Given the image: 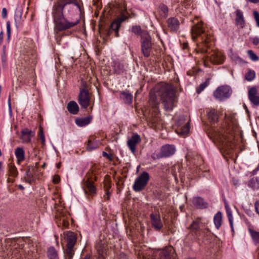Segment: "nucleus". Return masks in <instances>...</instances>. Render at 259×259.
Segmentation results:
<instances>
[{
	"label": "nucleus",
	"mask_w": 259,
	"mask_h": 259,
	"mask_svg": "<svg viewBox=\"0 0 259 259\" xmlns=\"http://www.w3.org/2000/svg\"><path fill=\"white\" fill-rule=\"evenodd\" d=\"M68 13L81 12L80 5L76 0H57L54 3L52 9V16L55 31H62L70 29L76 25L79 20H72L67 17Z\"/></svg>",
	"instance_id": "1"
},
{
	"label": "nucleus",
	"mask_w": 259,
	"mask_h": 259,
	"mask_svg": "<svg viewBox=\"0 0 259 259\" xmlns=\"http://www.w3.org/2000/svg\"><path fill=\"white\" fill-rule=\"evenodd\" d=\"M160 100L162 101L165 110H172L176 99L175 93L171 85L162 84L156 93H150L149 104L154 112V115H152L151 118V122L153 126L158 128L160 127L163 124V121L159 116L158 105Z\"/></svg>",
	"instance_id": "2"
},
{
	"label": "nucleus",
	"mask_w": 259,
	"mask_h": 259,
	"mask_svg": "<svg viewBox=\"0 0 259 259\" xmlns=\"http://www.w3.org/2000/svg\"><path fill=\"white\" fill-rule=\"evenodd\" d=\"M208 134L213 142L227 154H230L235 148V145L233 142V136H228L224 129L212 128Z\"/></svg>",
	"instance_id": "3"
},
{
	"label": "nucleus",
	"mask_w": 259,
	"mask_h": 259,
	"mask_svg": "<svg viewBox=\"0 0 259 259\" xmlns=\"http://www.w3.org/2000/svg\"><path fill=\"white\" fill-rule=\"evenodd\" d=\"M175 251L172 247L168 246L157 250L140 251L139 255L140 259H176Z\"/></svg>",
	"instance_id": "4"
},
{
	"label": "nucleus",
	"mask_w": 259,
	"mask_h": 259,
	"mask_svg": "<svg viewBox=\"0 0 259 259\" xmlns=\"http://www.w3.org/2000/svg\"><path fill=\"white\" fill-rule=\"evenodd\" d=\"M97 167L93 165L87 174L83 181V188L86 195H94L96 193V188L94 185V181L97 180L95 176Z\"/></svg>",
	"instance_id": "5"
},
{
	"label": "nucleus",
	"mask_w": 259,
	"mask_h": 259,
	"mask_svg": "<svg viewBox=\"0 0 259 259\" xmlns=\"http://www.w3.org/2000/svg\"><path fill=\"white\" fill-rule=\"evenodd\" d=\"M117 5L121 11L120 15L119 17L114 20L111 24L109 33H110L112 31H114L115 32V36L118 37L119 36V29L121 24L128 18V14L127 13L126 7L124 6H120L119 4Z\"/></svg>",
	"instance_id": "6"
},
{
	"label": "nucleus",
	"mask_w": 259,
	"mask_h": 259,
	"mask_svg": "<svg viewBox=\"0 0 259 259\" xmlns=\"http://www.w3.org/2000/svg\"><path fill=\"white\" fill-rule=\"evenodd\" d=\"M66 248L64 250L65 259H72L74 254V246L76 241L75 235L73 232H68L66 233Z\"/></svg>",
	"instance_id": "7"
},
{
	"label": "nucleus",
	"mask_w": 259,
	"mask_h": 259,
	"mask_svg": "<svg viewBox=\"0 0 259 259\" xmlns=\"http://www.w3.org/2000/svg\"><path fill=\"white\" fill-rule=\"evenodd\" d=\"M191 34L192 38L194 40L197 37H201L202 42L205 46H207L209 42L208 35L205 33L201 22L197 23L193 25L191 28Z\"/></svg>",
	"instance_id": "8"
},
{
	"label": "nucleus",
	"mask_w": 259,
	"mask_h": 259,
	"mask_svg": "<svg viewBox=\"0 0 259 259\" xmlns=\"http://www.w3.org/2000/svg\"><path fill=\"white\" fill-rule=\"evenodd\" d=\"M175 152L176 148L174 145L165 144L161 147L159 152L153 153L151 157L154 160L168 157L172 156Z\"/></svg>",
	"instance_id": "9"
},
{
	"label": "nucleus",
	"mask_w": 259,
	"mask_h": 259,
	"mask_svg": "<svg viewBox=\"0 0 259 259\" xmlns=\"http://www.w3.org/2000/svg\"><path fill=\"white\" fill-rule=\"evenodd\" d=\"M141 50L145 57L150 56L152 50L151 38L147 32L142 34Z\"/></svg>",
	"instance_id": "10"
},
{
	"label": "nucleus",
	"mask_w": 259,
	"mask_h": 259,
	"mask_svg": "<svg viewBox=\"0 0 259 259\" xmlns=\"http://www.w3.org/2000/svg\"><path fill=\"white\" fill-rule=\"evenodd\" d=\"M150 176L146 171H144L137 178L133 185V190L136 192H140L143 190L147 185Z\"/></svg>",
	"instance_id": "11"
},
{
	"label": "nucleus",
	"mask_w": 259,
	"mask_h": 259,
	"mask_svg": "<svg viewBox=\"0 0 259 259\" xmlns=\"http://www.w3.org/2000/svg\"><path fill=\"white\" fill-rule=\"evenodd\" d=\"M232 93V89L229 86L222 85L214 91L213 96L216 99L221 101L229 98Z\"/></svg>",
	"instance_id": "12"
},
{
	"label": "nucleus",
	"mask_w": 259,
	"mask_h": 259,
	"mask_svg": "<svg viewBox=\"0 0 259 259\" xmlns=\"http://www.w3.org/2000/svg\"><path fill=\"white\" fill-rule=\"evenodd\" d=\"M78 101L81 107L84 109L88 107L90 103L91 97L88 90L84 89L80 90Z\"/></svg>",
	"instance_id": "13"
},
{
	"label": "nucleus",
	"mask_w": 259,
	"mask_h": 259,
	"mask_svg": "<svg viewBox=\"0 0 259 259\" xmlns=\"http://www.w3.org/2000/svg\"><path fill=\"white\" fill-rule=\"evenodd\" d=\"M96 249L98 253V259H105L108 249L106 241L98 240L96 244Z\"/></svg>",
	"instance_id": "14"
},
{
	"label": "nucleus",
	"mask_w": 259,
	"mask_h": 259,
	"mask_svg": "<svg viewBox=\"0 0 259 259\" xmlns=\"http://www.w3.org/2000/svg\"><path fill=\"white\" fill-rule=\"evenodd\" d=\"M141 141L140 136L137 133L133 134L132 137L127 141V145L133 153L137 151V146Z\"/></svg>",
	"instance_id": "15"
},
{
	"label": "nucleus",
	"mask_w": 259,
	"mask_h": 259,
	"mask_svg": "<svg viewBox=\"0 0 259 259\" xmlns=\"http://www.w3.org/2000/svg\"><path fill=\"white\" fill-rule=\"evenodd\" d=\"M150 217L152 226L156 230H160L163 227V224L160 215L157 213H152Z\"/></svg>",
	"instance_id": "16"
},
{
	"label": "nucleus",
	"mask_w": 259,
	"mask_h": 259,
	"mask_svg": "<svg viewBox=\"0 0 259 259\" xmlns=\"http://www.w3.org/2000/svg\"><path fill=\"white\" fill-rule=\"evenodd\" d=\"M248 96L252 104L255 106H259V96L257 95V90L256 88L252 87L249 90Z\"/></svg>",
	"instance_id": "17"
},
{
	"label": "nucleus",
	"mask_w": 259,
	"mask_h": 259,
	"mask_svg": "<svg viewBox=\"0 0 259 259\" xmlns=\"http://www.w3.org/2000/svg\"><path fill=\"white\" fill-rule=\"evenodd\" d=\"M209 57V59L211 62L214 64H221L224 61V56L219 52H213Z\"/></svg>",
	"instance_id": "18"
},
{
	"label": "nucleus",
	"mask_w": 259,
	"mask_h": 259,
	"mask_svg": "<svg viewBox=\"0 0 259 259\" xmlns=\"http://www.w3.org/2000/svg\"><path fill=\"white\" fill-rule=\"evenodd\" d=\"M34 136L31 130L27 128H24L21 131V139L23 143H29L31 141V137Z\"/></svg>",
	"instance_id": "19"
},
{
	"label": "nucleus",
	"mask_w": 259,
	"mask_h": 259,
	"mask_svg": "<svg viewBox=\"0 0 259 259\" xmlns=\"http://www.w3.org/2000/svg\"><path fill=\"white\" fill-rule=\"evenodd\" d=\"M167 26L172 31H176L179 27V21L175 18H170L167 21Z\"/></svg>",
	"instance_id": "20"
},
{
	"label": "nucleus",
	"mask_w": 259,
	"mask_h": 259,
	"mask_svg": "<svg viewBox=\"0 0 259 259\" xmlns=\"http://www.w3.org/2000/svg\"><path fill=\"white\" fill-rule=\"evenodd\" d=\"M35 174V169L34 168H29L26 171L24 179L26 182L29 184H31L32 182L34 181V175Z\"/></svg>",
	"instance_id": "21"
},
{
	"label": "nucleus",
	"mask_w": 259,
	"mask_h": 259,
	"mask_svg": "<svg viewBox=\"0 0 259 259\" xmlns=\"http://www.w3.org/2000/svg\"><path fill=\"white\" fill-rule=\"evenodd\" d=\"M236 17L235 19L236 24L241 28L244 26V19L243 13L240 10H237L236 12Z\"/></svg>",
	"instance_id": "22"
},
{
	"label": "nucleus",
	"mask_w": 259,
	"mask_h": 259,
	"mask_svg": "<svg viewBox=\"0 0 259 259\" xmlns=\"http://www.w3.org/2000/svg\"><path fill=\"white\" fill-rule=\"evenodd\" d=\"M68 111L72 114H76L79 111V107L77 103L73 101H70L67 106Z\"/></svg>",
	"instance_id": "23"
},
{
	"label": "nucleus",
	"mask_w": 259,
	"mask_h": 259,
	"mask_svg": "<svg viewBox=\"0 0 259 259\" xmlns=\"http://www.w3.org/2000/svg\"><path fill=\"white\" fill-rule=\"evenodd\" d=\"M92 119V116H88L83 118H77L75 120L76 124L80 127L89 124Z\"/></svg>",
	"instance_id": "24"
},
{
	"label": "nucleus",
	"mask_w": 259,
	"mask_h": 259,
	"mask_svg": "<svg viewBox=\"0 0 259 259\" xmlns=\"http://www.w3.org/2000/svg\"><path fill=\"white\" fill-rule=\"evenodd\" d=\"M207 112V116L211 122L215 123L218 121L219 114L214 109H210Z\"/></svg>",
	"instance_id": "25"
},
{
	"label": "nucleus",
	"mask_w": 259,
	"mask_h": 259,
	"mask_svg": "<svg viewBox=\"0 0 259 259\" xmlns=\"http://www.w3.org/2000/svg\"><path fill=\"white\" fill-rule=\"evenodd\" d=\"M193 203L198 208H206L207 206V204L200 197L193 198Z\"/></svg>",
	"instance_id": "26"
},
{
	"label": "nucleus",
	"mask_w": 259,
	"mask_h": 259,
	"mask_svg": "<svg viewBox=\"0 0 259 259\" xmlns=\"http://www.w3.org/2000/svg\"><path fill=\"white\" fill-rule=\"evenodd\" d=\"M15 154L18 163H20L25 159V152L22 147H18L15 149Z\"/></svg>",
	"instance_id": "27"
},
{
	"label": "nucleus",
	"mask_w": 259,
	"mask_h": 259,
	"mask_svg": "<svg viewBox=\"0 0 259 259\" xmlns=\"http://www.w3.org/2000/svg\"><path fill=\"white\" fill-rule=\"evenodd\" d=\"M120 98L125 104H130L132 102L133 95L128 91L122 92Z\"/></svg>",
	"instance_id": "28"
},
{
	"label": "nucleus",
	"mask_w": 259,
	"mask_h": 259,
	"mask_svg": "<svg viewBox=\"0 0 259 259\" xmlns=\"http://www.w3.org/2000/svg\"><path fill=\"white\" fill-rule=\"evenodd\" d=\"M225 207L226 210V213L227 217L228 218L230 226L231 227L232 231L233 232L234 231L233 228V218L232 214V211L231 208H230L227 202L225 203Z\"/></svg>",
	"instance_id": "29"
},
{
	"label": "nucleus",
	"mask_w": 259,
	"mask_h": 259,
	"mask_svg": "<svg viewBox=\"0 0 259 259\" xmlns=\"http://www.w3.org/2000/svg\"><path fill=\"white\" fill-rule=\"evenodd\" d=\"M190 130V125L188 123H186L183 127L177 130V133L183 137L187 135Z\"/></svg>",
	"instance_id": "30"
},
{
	"label": "nucleus",
	"mask_w": 259,
	"mask_h": 259,
	"mask_svg": "<svg viewBox=\"0 0 259 259\" xmlns=\"http://www.w3.org/2000/svg\"><path fill=\"white\" fill-rule=\"evenodd\" d=\"M111 187V185L110 182H105L104 183V189L105 191V194L103 196L104 199L105 200H109L110 199L111 192H110V188Z\"/></svg>",
	"instance_id": "31"
},
{
	"label": "nucleus",
	"mask_w": 259,
	"mask_h": 259,
	"mask_svg": "<svg viewBox=\"0 0 259 259\" xmlns=\"http://www.w3.org/2000/svg\"><path fill=\"white\" fill-rule=\"evenodd\" d=\"M222 214L220 211L218 212L214 216L213 221L216 228L218 229L222 225Z\"/></svg>",
	"instance_id": "32"
},
{
	"label": "nucleus",
	"mask_w": 259,
	"mask_h": 259,
	"mask_svg": "<svg viewBox=\"0 0 259 259\" xmlns=\"http://www.w3.org/2000/svg\"><path fill=\"white\" fill-rule=\"evenodd\" d=\"M47 253L49 259H59L57 251L54 247H50Z\"/></svg>",
	"instance_id": "33"
},
{
	"label": "nucleus",
	"mask_w": 259,
	"mask_h": 259,
	"mask_svg": "<svg viewBox=\"0 0 259 259\" xmlns=\"http://www.w3.org/2000/svg\"><path fill=\"white\" fill-rule=\"evenodd\" d=\"M248 185L254 190L259 189V178L251 179L249 181Z\"/></svg>",
	"instance_id": "34"
},
{
	"label": "nucleus",
	"mask_w": 259,
	"mask_h": 259,
	"mask_svg": "<svg viewBox=\"0 0 259 259\" xmlns=\"http://www.w3.org/2000/svg\"><path fill=\"white\" fill-rule=\"evenodd\" d=\"M200 227V220L197 219L193 222L189 228L195 233L197 234Z\"/></svg>",
	"instance_id": "35"
},
{
	"label": "nucleus",
	"mask_w": 259,
	"mask_h": 259,
	"mask_svg": "<svg viewBox=\"0 0 259 259\" xmlns=\"http://www.w3.org/2000/svg\"><path fill=\"white\" fill-rule=\"evenodd\" d=\"M248 230L254 242L256 244L259 243V232L250 228Z\"/></svg>",
	"instance_id": "36"
},
{
	"label": "nucleus",
	"mask_w": 259,
	"mask_h": 259,
	"mask_svg": "<svg viewBox=\"0 0 259 259\" xmlns=\"http://www.w3.org/2000/svg\"><path fill=\"white\" fill-rule=\"evenodd\" d=\"M209 84V78H207L205 82L201 83L199 87L197 89L196 92L198 94H200L204 89Z\"/></svg>",
	"instance_id": "37"
},
{
	"label": "nucleus",
	"mask_w": 259,
	"mask_h": 259,
	"mask_svg": "<svg viewBox=\"0 0 259 259\" xmlns=\"http://www.w3.org/2000/svg\"><path fill=\"white\" fill-rule=\"evenodd\" d=\"M159 9L161 12V15L164 17H166L168 11L167 7L164 4H161L159 6Z\"/></svg>",
	"instance_id": "38"
},
{
	"label": "nucleus",
	"mask_w": 259,
	"mask_h": 259,
	"mask_svg": "<svg viewBox=\"0 0 259 259\" xmlns=\"http://www.w3.org/2000/svg\"><path fill=\"white\" fill-rule=\"evenodd\" d=\"M255 76V72L253 70H249L245 75V78L248 81H251L254 78Z\"/></svg>",
	"instance_id": "39"
},
{
	"label": "nucleus",
	"mask_w": 259,
	"mask_h": 259,
	"mask_svg": "<svg viewBox=\"0 0 259 259\" xmlns=\"http://www.w3.org/2000/svg\"><path fill=\"white\" fill-rule=\"evenodd\" d=\"M9 171L10 176L16 177L18 174L17 168L14 165H10L9 166Z\"/></svg>",
	"instance_id": "40"
},
{
	"label": "nucleus",
	"mask_w": 259,
	"mask_h": 259,
	"mask_svg": "<svg viewBox=\"0 0 259 259\" xmlns=\"http://www.w3.org/2000/svg\"><path fill=\"white\" fill-rule=\"evenodd\" d=\"M98 147V144L92 142L91 140H89L87 145V149L89 151H91Z\"/></svg>",
	"instance_id": "41"
},
{
	"label": "nucleus",
	"mask_w": 259,
	"mask_h": 259,
	"mask_svg": "<svg viewBox=\"0 0 259 259\" xmlns=\"http://www.w3.org/2000/svg\"><path fill=\"white\" fill-rule=\"evenodd\" d=\"M132 31L136 34H141V35L143 32H147L146 31H142L141 28L139 26H133Z\"/></svg>",
	"instance_id": "42"
},
{
	"label": "nucleus",
	"mask_w": 259,
	"mask_h": 259,
	"mask_svg": "<svg viewBox=\"0 0 259 259\" xmlns=\"http://www.w3.org/2000/svg\"><path fill=\"white\" fill-rule=\"evenodd\" d=\"M247 53L250 57V58L253 61H256L258 60V57L254 53V52L251 50H248L247 51Z\"/></svg>",
	"instance_id": "43"
},
{
	"label": "nucleus",
	"mask_w": 259,
	"mask_h": 259,
	"mask_svg": "<svg viewBox=\"0 0 259 259\" xmlns=\"http://www.w3.org/2000/svg\"><path fill=\"white\" fill-rule=\"evenodd\" d=\"M64 213L63 212H58V213L56 215V218L58 219L60 222H62L63 224H64L65 222V218Z\"/></svg>",
	"instance_id": "44"
},
{
	"label": "nucleus",
	"mask_w": 259,
	"mask_h": 259,
	"mask_svg": "<svg viewBox=\"0 0 259 259\" xmlns=\"http://www.w3.org/2000/svg\"><path fill=\"white\" fill-rule=\"evenodd\" d=\"M7 33L8 39H9L11 35V25L9 21L7 22Z\"/></svg>",
	"instance_id": "45"
},
{
	"label": "nucleus",
	"mask_w": 259,
	"mask_h": 259,
	"mask_svg": "<svg viewBox=\"0 0 259 259\" xmlns=\"http://www.w3.org/2000/svg\"><path fill=\"white\" fill-rule=\"evenodd\" d=\"M253 16L257 26L259 27V13L257 11L253 12Z\"/></svg>",
	"instance_id": "46"
},
{
	"label": "nucleus",
	"mask_w": 259,
	"mask_h": 259,
	"mask_svg": "<svg viewBox=\"0 0 259 259\" xmlns=\"http://www.w3.org/2000/svg\"><path fill=\"white\" fill-rule=\"evenodd\" d=\"M39 136H40V139L41 140V143L42 144H45V135L43 133L42 130H40L39 131Z\"/></svg>",
	"instance_id": "47"
},
{
	"label": "nucleus",
	"mask_w": 259,
	"mask_h": 259,
	"mask_svg": "<svg viewBox=\"0 0 259 259\" xmlns=\"http://www.w3.org/2000/svg\"><path fill=\"white\" fill-rule=\"evenodd\" d=\"M252 42L253 44L255 46H257L259 45V37L255 36L251 38Z\"/></svg>",
	"instance_id": "48"
},
{
	"label": "nucleus",
	"mask_w": 259,
	"mask_h": 259,
	"mask_svg": "<svg viewBox=\"0 0 259 259\" xmlns=\"http://www.w3.org/2000/svg\"><path fill=\"white\" fill-rule=\"evenodd\" d=\"M102 155L103 157H105L107 158L110 161H112V155L111 154H109L106 152H103Z\"/></svg>",
	"instance_id": "49"
},
{
	"label": "nucleus",
	"mask_w": 259,
	"mask_h": 259,
	"mask_svg": "<svg viewBox=\"0 0 259 259\" xmlns=\"http://www.w3.org/2000/svg\"><path fill=\"white\" fill-rule=\"evenodd\" d=\"M255 211L259 214V200L256 201L254 203Z\"/></svg>",
	"instance_id": "50"
},
{
	"label": "nucleus",
	"mask_w": 259,
	"mask_h": 259,
	"mask_svg": "<svg viewBox=\"0 0 259 259\" xmlns=\"http://www.w3.org/2000/svg\"><path fill=\"white\" fill-rule=\"evenodd\" d=\"M7 14V10L6 8H3L2 12V15L3 18H6Z\"/></svg>",
	"instance_id": "51"
},
{
	"label": "nucleus",
	"mask_w": 259,
	"mask_h": 259,
	"mask_svg": "<svg viewBox=\"0 0 259 259\" xmlns=\"http://www.w3.org/2000/svg\"><path fill=\"white\" fill-rule=\"evenodd\" d=\"M8 105H9V112H10V114H11L12 111V108H11V101H10V97H9V98Z\"/></svg>",
	"instance_id": "52"
},
{
	"label": "nucleus",
	"mask_w": 259,
	"mask_h": 259,
	"mask_svg": "<svg viewBox=\"0 0 259 259\" xmlns=\"http://www.w3.org/2000/svg\"><path fill=\"white\" fill-rule=\"evenodd\" d=\"M60 181V178L58 176H56L53 179V182L55 183H58Z\"/></svg>",
	"instance_id": "53"
},
{
	"label": "nucleus",
	"mask_w": 259,
	"mask_h": 259,
	"mask_svg": "<svg viewBox=\"0 0 259 259\" xmlns=\"http://www.w3.org/2000/svg\"><path fill=\"white\" fill-rule=\"evenodd\" d=\"M6 61V54L5 52L4 51L3 54L2 56V62L3 63H5Z\"/></svg>",
	"instance_id": "54"
},
{
	"label": "nucleus",
	"mask_w": 259,
	"mask_h": 259,
	"mask_svg": "<svg viewBox=\"0 0 259 259\" xmlns=\"http://www.w3.org/2000/svg\"><path fill=\"white\" fill-rule=\"evenodd\" d=\"M197 51H198V52H200V53H207V51L203 48H199V50H198Z\"/></svg>",
	"instance_id": "55"
},
{
	"label": "nucleus",
	"mask_w": 259,
	"mask_h": 259,
	"mask_svg": "<svg viewBox=\"0 0 259 259\" xmlns=\"http://www.w3.org/2000/svg\"><path fill=\"white\" fill-rule=\"evenodd\" d=\"M246 1H248L250 3H253V4H256L259 2V0H246Z\"/></svg>",
	"instance_id": "56"
},
{
	"label": "nucleus",
	"mask_w": 259,
	"mask_h": 259,
	"mask_svg": "<svg viewBox=\"0 0 259 259\" xmlns=\"http://www.w3.org/2000/svg\"><path fill=\"white\" fill-rule=\"evenodd\" d=\"M81 259H91V255L90 254H87L84 257Z\"/></svg>",
	"instance_id": "57"
},
{
	"label": "nucleus",
	"mask_w": 259,
	"mask_h": 259,
	"mask_svg": "<svg viewBox=\"0 0 259 259\" xmlns=\"http://www.w3.org/2000/svg\"><path fill=\"white\" fill-rule=\"evenodd\" d=\"M256 253H257V257H258V258L259 259V248H258V250H257Z\"/></svg>",
	"instance_id": "58"
},
{
	"label": "nucleus",
	"mask_w": 259,
	"mask_h": 259,
	"mask_svg": "<svg viewBox=\"0 0 259 259\" xmlns=\"http://www.w3.org/2000/svg\"><path fill=\"white\" fill-rule=\"evenodd\" d=\"M56 40H57V43L58 44H60V42H59V40H58V38L57 37L56 38Z\"/></svg>",
	"instance_id": "59"
},
{
	"label": "nucleus",
	"mask_w": 259,
	"mask_h": 259,
	"mask_svg": "<svg viewBox=\"0 0 259 259\" xmlns=\"http://www.w3.org/2000/svg\"><path fill=\"white\" fill-rule=\"evenodd\" d=\"M2 162H1V161H0V168H1V166H2Z\"/></svg>",
	"instance_id": "60"
},
{
	"label": "nucleus",
	"mask_w": 259,
	"mask_h": 259,
	"mask_svg": "<svg viewBox=\"0 0 259 259\" xmlns=\"http://www.w3.org/2000/svg\"><path fill=\"white\" fill-rule=\"evenodd\" d=\"M59 166H60V164H58V165H57L58 168H59Z\"/></svg>",
	"instance_id": "61"
},
{
	"label": "nucleus",
	"mask_w": 259,
	"mask_h": 259,
	"mask_svg": "<svg viewBox=\"0 0 259 259\" xmlns=\"http://www.w3.org/2000/svg\"><path fill=\"white\" fill-rule=\"evenodd\" d=\"M186 47V44L184 45V48H185Z\"/></svg>",
	"instance_id": "62"
},
{
	"label": "nucleus",
	"mask_w": 259,
	"mask_h": 259,
	"mask_svg": "<svg viewBox=\"0 0 259 259\" xmlns=\"http://www.w3.org/2000/svg\"><path fill=\"white\" fill-rule=\"evenodd\" d=\"M19 187H20V188H23V187H22V186H21V185H20Z\"/></svg>",
	"instance_id": "63"
}]
</instances>
